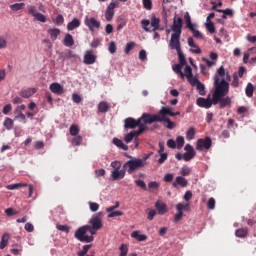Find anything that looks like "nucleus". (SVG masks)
I'll list each match as a JSON object with an SVG mask.
<instances>
[{"label":"nucleus","mask_w":256,"mask_h":256,"mask_svg":"<svg viewBox=\"0 0 256 256\" xmlns=\"http://www.w3.org/2000/svg\"><path fill=\"white\" fill-rule=\"evenodd\" d=\"M134 183L135 185H137V187H140V189L147 191V184L145 183V181L138 179V180H135Z\"/></svg>","instance_id":"nucleus-50"},{"label":"nucleus","mask_w":256,"mask_h":256,"mask_svg":"<svg viewBox=\"0 0 256 256\" xmlns=\"http://www.w3.org/2000/svg\"><path fill=\"white\" fill-rule=\"evenodd\" d=\"M3 125H4L5 129H7V131H11V129H13V125H15V123L13 122V119L5 118Z\"/></svg>","instance_id":"nucleus-36"},{"label":"nucleus","mask_w":256,"mask_h":256,"mask_svg":"<svg viewBox=\"0 0 256 256\" xmlns=\"http://www.w3.org/2000/svg\"><path fill=\"white\" fill-rule=\"evenodd\" d=\"M54 23L58 27H61V25H63V23H65V18L61 14H58L54 20Z\"/></svg>","instance_id":"nucleus-48"},{"label":"nucleus","mask_w":256,"mask_h":256,"mask_svg":"<svg viewBox=\"0 0 256 256\" xmlns=\"http://www.w3.org/2000/svg\"><path fill=\"white\" fill-rule=\"evenodd\" d=\"M90 249H91V244L84 245L82 250L78 252V256H86Z\"/></svg>","instance_id":"nucleus-47"},{"label":"nucleus","mask_w":256,"mask_h":256,"mask_svg":"<svg viewBox=\"0 0 256 256\" xmlns=\"http://www.w3.org/2000/svg\"><path fill=\"white\" fill-rule=\"evenodd\" d=\"M182 29H183V18L177 17V15H175L173 18L172 26H171V31H173V33L181 35Z\"/></svg>","instance_id":"nucleus-11"},{"label":"nucleus","mask_w":256,"mask_h":256,"mask_svg":"<svg viewBox=\"0 0 256 256\" xmlns=\"http://www.w3.org/2000/svg\"><path fill=\"white\" fill-rule=\"evenodd\" d=\"M13 109V106L11 104H6L3 109H2V113L4 115H9V113H11V110Z\"/></svg>","instance_id":"nucleus-60"},{"label":"nucleus","mask_w":256,"mask_h":256,"mask_svg":"<svg viewBox=\"0 0 256 256\" xmlns=\"http://www.w3.org/2000/svg\"><path fill=\"white\" fill-rule=\"evenodd\" d=\"M188 45L189 47H195V49L191 48L190 53H195V55L201 54V48L195 44V41L193 40V37L188 38Z\"/></svg>","instance_id":"nucleus-21"},{"label":"nucleus","mask_w":256,"mask_h":256,"mask_svg":"<svg viewBox=\"0 0 256 256\" xmlns=\"http://www.w3.org/2000/svg\"><path fill=\"white\" fill-rule=\"evenodd\" d=\"M254 87H253V84L251 82H249L245 88V94L248 96V97H253V91H254Z\"/></svg>","instance_id":"nucleus-42"},{"label":"nucleus","mask_w":256,"mask_h":256,"mask_svg":"<svg viewBox=\"0 0 256 256\" xmlns=\"http://www.w3.org/2000/svg\"><path fill=\"white\" fill-rule=\"evenodd\" d=\"M183 145H185V138L183 136H178L176 138L177 149H183Z\"/></svg>","instance_id":"nucleus-45"},{"label":"nucleus","mask_w":256,"mask_h":256,"mask_svg":"<svg viewBox=\"0 0 256 256\" xmlns=\"http://www.w3.org/2000/svg\"><path fill=\"white\" fill-rule=\"evenodd\" d=\"M16 116L14 117L15 121H20V123H27V117L25 116V114H23V112L19 111L15 113Z\"/></svg>","instance_id":"nucleus-34"},{"label":"nucleus","mask_w":256,"mask_h":256,"mask_svg":"<svg viewBox=\"0 0 256 256\" xmlns=\"http://www.w3.org/2000/svg\"><path fill=\"white\" fill-rule=\"evenodd\" d=\"M126 157L130 160L126 161L122 168L128 173V175H133L135 171H139V169H143V161L141 158H135L131 155H126Z\"/></svg>","instance_id":"nucleus-3"},{"label":"nucleus","mask_w":256,"mask_h":256,"mask_svg":"<svg viewBox=\"0 0 256 256\" xmlns=\"http://www.w3.org/2000/svg\"><path fill=\"white\" fill-rule=\"evenodd\" d=\"M176 51H177V55H178L179 64L187 65V60L185 59V54H183V51L181 49L176 50Z\"/></svg>","instance_id":"nucleus-37"},{"label":"nucleus","mask_w":256,"mask_h":256,"mask_svg":"<svg viewBox=\"0 0 256 256\" xmlns=\"http://www.w3.org/2000/svg\"><path fill=\"white\" fill-rule=\"evenodd\" d=\"M195 155H196V154H191V153H189V152H185V153L183 154V160L186 161V162H189V161H191L192 159H195Z\"/></svg>","instance_id":"nucleus-57"},{"label":"nucleus","mask_w":256,"mask_h":256,"mask_svg":"<svg viewBox=\"0 0 256 256\" xmlns=\"http://www.w3.org/2000/svg\"><path fill=\"white\" fill-rule=\"evenodd\" d=\"M79 27H81V20H79V18H73L72 21L67 24L68 31H75V29Z\"/></svg>","instance_id":"nucleus-19"},{"label":"nucleus","mask_w":256,"mask_h":256,"mask_svg":"<svg viewBox=\"0 0 256 256\" xmlns=\"http://www.w3.org/2000/svg\"><path fill=\"white\" fill-rule=\"evenodd\" d=\"M98 111L99 113H107V111H109V103L105 101H101L98 104Z\"/></svg>","instance_id":"nucleus-31"},{"label":"nucleus","mask_w":256,"mask_h":256,"mask_svg":"<svg viewBox=\"0 0 256 256\" xmlns=\"http://www.w3.org/2000/svg\"><path fill=\"white\" fill-rule=\"evenodd\" d=\"M196 104L198 107H202L204 109H211L213 107V94L212 99L211 96H208L207 98L199 97L196 100Z\"/></svg>","instance_id":"nucleus-13"},{"label":"nucleus","mask_w":256,"mask_h":256,"mask_svg":"<svg viewBox=\"0 0 256 256\" xmlns=\"http://www.w3.org/2000/svg\"><path fill=\"white\" fill-rule=\"evenodd\" d=\"M85 65H93L97 61V56L93 54V50H87L84 54Z\"/></svg>","instance_id":"nucleus-15"},{"label":"nucleus","mask_w":256,"mask_h":256,"mask_svg":"<svg viewBox=\"0 0 256 256\" xmlns=\"http://www.w3.org/2000/svg\"><path fill=\"white\" fill-rule=\"evenodd\" d=\"M108 51L109 53H111V55L115 54L116 51H117V46L115 45V42L112 41L109 43V46H108Z\"/></svg>","instance_id":"nucleus-58"},{"label":"nucleus","mask_w":256,"mask_h":256,"mask_svg":"<svg viewBox=\"0 0 256 256\" xmlns=\"http://www.w3.org/2000/svg\"><path fill=\"white\" fill-rule=\"evenodd\" d=\"M173 177H174L173 174L167 173L164 175L163 181L165 183H171V181H173Z\"/></svg>","instance_id":"nucleus-63"},{"label":"nucleus","mask_w":256,"mask_h":256,"mask_svg":"<svg viewBox=\"0 0 256 256\" xmlns=\"http://www.w3.org/2000/svg\"><path fill=\"white\" fill-rule=\"evenodd\" d=\"M9 243V233H4L0 241V249H5Z\"/></svg>","instance_id":"nucleus-32"},{"label":"nucleus","mask_w":256,"mask_h":256,"mask_svg":"<svg viewBox=\"0 0 256 256\" xmlns=\"http://www.w3.org/2000/svg\"><path fill=\"white\" fill-rule=\"evenodd\" d=\"M186 139L188 141H193V139H195V128L190 127L187 131H186Z\"/></svg>","instance_id":"nucleus-38"},{"label":"nucleus","mask_w":256,"mask_h":256,"mask_svg":"<svg viewBox=\"0 0 256 256\" xmlns=\"http://www.w3.org/2000/svg\"><path fill=\"white\" fill-rule=\"evenodd\" d=\"M20 187H27V184H23V183L9 184L6 186V189H8V191H15V189H20Z\"/></svg>","instance_id":"nucleus-35"},{"label":"nucleus","mask_w":256,"mask_h":256,"mask_svg":"<svg viewBox=\"0 0 256 256\" xmlns=\"http://www.w3.org/2000/svg\"><path fill=\"white\" fill-rule=\"evenodd\" d=\"M37 93V90L35 88H28L25 90H22L20 92V96L23 97L24 99H29L32 95H35Z\"/></svg>","instance_id":"nucleus-26"},{"label":"nucleus","mask_w":256,"mask_h":256,"mask_svg":"<svg viewBox=\"0 0 256 256\" xmlns=\"http://www.w3.org/2000/svg\"><path fill=\"white\" fill-rule=\"evenodd\" d=\"M64 47H73L75 45V39H73V35L66 33L63 39Z\"/></svg>","instance_id":"nucleus-20"},{"label":"nucleus","mask_w":256,"mask_h":256,"mask_svg":"<svg viewBox=\"0 0 256 256\" xmlns=\"http://www.w3.org/2000/svg\"><path fill=\"white\" fill-rule=\"evenodd\" d=\"M89 209L92 213H97L99 211V204L96 202H88Z\"/></svg>","instance_id":"nucleus-49"},{"label":"nucleus","mask_w":256,"mask_h":256,"mask_svg":"<svg viewBox=\"0 0 256 256\" xmlns=\"http://www.w3.org/2000/svg\"><path fill=\"white\" fill-rule=\"evenodd\" d=\"M248 233H249V230H247V228H240L236 230L235 235L236 237H240V239H243L247 237Z\"/></svg>","instance_id":"nucleus-33"},{"label":"nucleus","mask_w":256,"mask_h":256,"mask_svg":"<svg viewBox=\"0 0 256 256\" xmlns=\"http://www.w3.org/2000/svg\"><path fill=\"white\" fill-rule=\"evenodd\" d=\"M232 87H239V76L234 73L233 74V81H232Z\"/></svg>","instance_id":"nucleus-62"},{"label":"nucleus","mask_w":256,"mask_h":256,"mask_svg":"<svg viewBox=\"0 0 256 256\" xmlns=\"http://www.w3.org/2000/svg\"><path fill=\"white\" fill-rule=\"evenodd\" d=\"M69 133L72 137H77L79 135V126L78 125H71L69 128Z\"/></svg>","instance_id":"nucleus-40"},{"label":"nucleus","mask_w":256,"mask_h":256,"mask_svg":"<svg viewBox=\"0 0 256 256\" xmlns=\"http://www.w3.org/2000/svg\"><path fill=\"white\" fill-rule=\"evenodd\" d=\"M48 34L50 35V39L52 41H57L59 35H61V30L59 28H51L48 29Z\"/></svg>","instance_id":"nucleus-28"},{"label":"nucleus","mask_w":256,"mask_h":256,"mask_svg":"<svg viewBox=\"0 0 256 256\" xmlns=\"http://www.w3.org/2000/svg\"><path fill=\"white\" fill-rule=\"evenodd\" d=\"M119 7V2L117 0H113L106 8L105 19L106 21H113V17L115 15V9Z\"/></svg>","instance_id":"nucleus-9"},{"label":"nucleus","mask_w":256,"mask_h":256,"mask_svg":"<svg viewBox=\"0 0 256 256\" xmlns=\"http://www.w3.org/2000/svg\"><path fill=\"white\" fill-rule=\"evenodd\" d=\"M131 237L138 241H147V235L139 234V231L135 230L131 233Z\"/></svg>","instance_id":"nucleus-30"},{"label":"nucleus","mask_w":256,"mask_h":256,"mask_svg":"<svg viewBox=\"0 0 256 256\" xmlns=\"http://www.w3.org/2000/svg\"><path fill=\"white\" fill-rule=\"evenodd\" d=\"M24 7H25V3L23 2L10 5V9L12 11H21V9H23Z\"/></svg>","instance_id":"nucleus-44"},{"label":"nucleus","mask_w":256,"mask_h":256,"mask_svg":"<svg viewBox=\"0 0 256 256\" xmlns=\"http://www.w3.org/2000/svg\"><path fill=\"white\" fill-rule=\"evenodd\" d=\"M183 67H185V65L183 64H174L172 66V70L174 71V73H176V75H179L181 77V79H185V73H183Z\"/></svg>","instance_id":"nucleus-22"},{"label":"nucleus","mask_w":256,"mask_h":256,"mask_svg":"<svg viewBox=\"0 0 256 256\" xmlns=\"http://www.w3.org/2000/svg\"><path fill=\"white\" fill-rule=\"evenodd\" d=\"M189 185V181L183 176H177L175 181L172 183V186L177 189V187H187Z\"/></svg>","instance_id":"nucleus-18"},{"label":"nucleus","mask_w":256,"mask_h":256,"mask_svg":"<svg viewBox=\"0 0 256 256\" xmlns=\"http://www.w3.org/2000/svg\"><path fill=\"white\" fill-rule=\"evenodd\" d=\"M127 172V170H125V168L123 169H114L111 172V177L113 179V181H121V179H125V173Z\"/></svg>","instance_id":"nucleus-14"},{"label":"nucleus","mask_w":256,"mask_h":256,"mask_svg":"<svg viewBox=\"0 0 256 256\" xmlns=\"http://www.w3.org/2000/svg\"><path fill=\"white\" fill-rule=\"evenodd\" d=\"M160 155V158L158 159L159 165H163L165 161H167L169 154L167 152L158 153Z\"/></svg>","instance_id":"nucleus-46"},{"label":"nucleus","mask_w":256,"mask_h":256,"mask_svg":"<svg viewBox=\"0 0 256 256\" xmlns=\"http://www.w3.org/2000/svg\"><path fill=\"white\" fill-rule=\"evenodd\" d=\"M141 129L142 133L145 131V124L141 122L140 118L137 120L132 117H128L124 120V129Z\"/></svg>","instance_id":"nucleus-5"},{"label":"nucleus","mask_w":256,"mask_h":256,"mask_svg":"<svg viewBox=\"0 0 256 256\" xmlns=\"http://www.w3.org/2000/svg\"><path fill=\"white\" fill-rule=\"evenodd\" d=\"M170 49L181 50V34L173 33L169 42Z\"/></svg>","instance_id":"nucleus-10"},{"label":"nucleus","mask_w":256,"mask_h":256,"mask_svg":"<svg viewBox=\"0 0 256 256\" xmlns=\"http://www.w3.org/2000/svg\"><path fill=\"white\" fill-rule=\"evenodd\" d=\"M160 123H166V125L164 124L166 129H175V122L171 121L169 117H160Z\"/></svg>","instance_id":"nucleus-27"},{"label":"nucleus","mask_w":256,"mask_h":256,"mask_svg":"<svg viewBox=\"0 0 256 256\" xmlns=\"http://www.w3.org/2000/svg\"><path fill=\"white\" fill-rule=\"evenodd\" d=\"M184 77H186V79H188L189 77L193 76V68H191V66L186 65L185 69H184Z\"/></svg>","instance_id":"nucleus-51"},{"label":"nucleus","mask_w":256,"mask_h":256,"mask_svg":"<svg viewBox=\"0 0 256 256\" xmlns=\"http://www.w3.org/2000/svg\"><path fill=\"white\" fill-rule=\"evenodd\" d=\"M84 25H86L92 35L95 34V29H101V21L95 17L85 16Z\"/></svg>","instance_id":"nucleus-6"},{"label":"nucleus","mask_w":256,"mask_h":256,"mask_svg":"<svg viewBox=\"0 0 256 256\" xmlns=\"http://www.w3.org/2000/svg\"><path fill=\"white\" fill-rule=\"evenodd\" d=\"M144 9L151 11L153 9V2L151 0H142Z\"/></svg>","instance_id":"nucleus-54"},{"label":"nucleus","mask_w":256,"mask_h":256,"mask_svg":"<svg viewBox=\"0 0 256 256\" xmlns=\"http://www.w3.org/2000/svg\"><path fill=\"white\" fill-rule=\"evenodd\" d=\"M212 9H215L217 11V13H223L224 15H229L230 17H232L233 15V10L231 8H227V9H217V6H213Z\"/></svg>","instance_id":"nucleus-39"},{"label":"nucleus","mask_w":256,"mask_h":256,"mask_svg":"<svg viewBox=\"0 0 256 256\" xmlns=\"http://www.w3.org/2000/svg\"><path fill=\"white\" fill-rule=\"evenodd\" d=\"M196 89L199 95H205V84L198 82V84H196Z\"/></svg>","instance_id":"nucleus-53"},{"label":"nucleus","mask_w":256,"mask_h":256,"mask_svg":"<svg viewBox=\"0 0 256 256\" xmlns=\"http://www.w3.org/2000/svg\"><path fill=\"white\" fill-rule=\"evenodd\" d=\"M49 89L55 95H63L65 93V88L57 82L51 83Z\"/></svg>","instance_id":"nucleus-16"},{"label":"nucleus","mask_w":256,"mask_h":256,"mask_svg":"<svg viewBox=\"0 0 256 256\" xmlns=\"http://www.w3.org/2000/svg\"><path fill=\"white\" fill-rule=\"evenodd\" d=\"M161 23V20L155 16H152L151 21L149 19H143L141 21L142 29L146 31L147 33H155L157 29H159V25Z\"/></svg>","instance_id":"nucleus-4"},{"label":"nucleus","mask_w":256,"mask_h":256,"mask_svg":"<svg viewBox=\"0 0 256 256\" xmlns=\"http://www.w3.org/2000/svg\"><path fill=\"white\" fill-rule=\"evenodd\" d=\"M36 21H40V23H47V17L41 13H37L35 16Z\"/></svg>","instance_id":"nucleus-55"},{"label":"nucleus","mask_w":256,"mask_h":256,"mask_svg":"<svg viewBox=\"0 0 256 256\" xmlns=\"http://www.w3.org/2000/svg\"><path fill=\"white\" fill-rule=\"evenodd\" d=\"M225 75V67L223 66H220L218 69H217V73L214 75L213 77V89H215V77L218 78V81H223V79H221L220 77H223Z\"/></svg>","instance_id":"nucleus-29"},{"label":"nucleus","mask_w":256,"mask_h":256,"mask_svg":"<svg viewBox=\"0 0 256 256\" xmlns=\"http://www.w3.org/2000/svg\"><path fill=\"white\" fill-rule=\"evenodd\" d=\"M102 217L103 212L94 214L89 220V224L83 225L75 231V239L80 241V243H93L95 241V237L93 235H97L99 229L103 228V221L101 220Z\"/></svg>","instance_id":"nucleus-1"},{"label":"nucleus","mask_w":256,"mask_h":256,"mask_svg":"<svg viewBox=\"0 0 256 256\" xmlns=\"http://www.w3.org/2000/svg\"><path fill=\"white\" fill-rule=\"evenodd\" d=\"M161 116L159 114H149V113H143L140 117V123H142L145 127V125H153V123H160Z\"/></svg>","instance_id":"nucleus-7"},{"label":"nucleus","mask_w":256,"mask_h":256,"mask_svg":"<svg viewBox=\"0 0 256 256\" xmlns=\"http://www.w3.org/2000/svg\"><path fill=\"white\" fill-rule=\"evenodd\" d=\"M187 81L190 83V85H192V87H195L200 83L199 78H197V76H193V74L187 78Z\"/></svg>","instance_id":"nucleus-43"},{"label":"nucleus","mask_w":256,"mask_h":256,"mask_svg":"<svg viewBox=\"0 0 256 256\" xmlns=\"http://www.w3.org/2000/svg\"><path fill=\"white\" fill-rule=\"evenodd\" d=\"M211 93L213 95V105L219 103L220 109H225L228 105H231V97L229 95V82L222 78L215 77L214 88H212Z\"/></svg>","instance_id":"nucleus-2"},{"label":"nucleus","mask_w":256,"mask_h":256,"mask_svg":"<svg viewBox=\"0 0 256 256\" xmlns=\"http://www.w3.org/2000/svg\"><path fill=\"white\" fill-rule=\"evenodd\" d=\"M142 133H143L142 128L127 133V134L124 136V141H125V143H131V141H133V139H135V137H136V138L139 137V135H141Z\"/></svg>","instance_id":"nucleus-17"},{"label":"nucleus","mask_w":256,"mask_h":256,"mask_svg":"<svg viewBox=\"0 0 256 256\" xmlns=\"http://www.w3.org/2000/svg\"><path fill=\"white\" fill-rule=\"evenodd\" d=\"M207 207L210 210L215 209V198H210L207 202Z\"/></svg>","instance_id":"nucleus-64"},{"label":"nucleus","mask_w":256,"mask_h":256,"mask_svg":"<svg viewBox=\"0 0 256 256\" xmlns=\"http://www.w3.org/2000/svg\"><path fill=\"white\" fill-rule=\"evenodd\" d=\"M177 213L174 216V223H179L183 219V211L189 210L188 204L179 203L176 205Z\"/></svg>","instance_id":"nucleus-12"},{"label":"nucleus","mask_w":256,"mask_h":256,"mask_svg":"<svg viewBox=\"0 0 256 256\" xmlns=\"http://www.w3.org/2000/svg\"><path fill=\"white\" fill-rule=\"evenodd\" d=\"M206 29L211 34L215 33V24L213 22H206Z\"/></svg>","instance_id":"nucleus-59"},{"label":"nucleus","mask_w":256,"mask_h":256,"mask_svg":"<svg viewBox=\"0 0 256 256\" xmlns=\"http://www.w3.org/2000/svg\"><path fill=\"white\" fill-rule=\"evenodd\" d=\"M132 49H135V42H128L124 49V53H126V55H129Z\"/></svg>","instance_id":"nucleus-52"},{"label":"nucleus","mask_w":256,"mask_h":256,"mask_svg":"<svg viewBox=\"0 0 256 256\" xmlns=\"http://www.w3.org/2000/svg\"><path fill=\"white\" fill-rule=\"evenodd\" d=\"M212 145L213 140H211V137L199 138L196 141V150L203 151V149H206V151H208V149H211Z\"/></svg>","instance_id":"nucleus-8"},{"label":"nucleus","mask_w":256,"mask_h":256,"mask_svg":"<svg viewBox=\"0 0 256 256\" xmlns=\"http://www.w3.org/2000/svg\"><path fill=\"white\" fill-rule=\"evenodd\" d=\"M77 55H75L71 50H68L66 54L61 55L62 61H67V59H75Z\"/></svg>","instance_id":"nucleus-41"},{"label":"nucleus","mask_w":256,"mask_h":256,"mask_svg":"<svg viewBox=\"0 0 256 256\" xmlns=\"http://www.w3.org/2000/svg\"><path fill=\"white\" fill-rule=\"evenodd\" d=\"M158 115L159 117H167V115L171 117V115H173V110L169 106H162L158 112Z\"/></svg>","instance_id":"nucleus-23"},{"label":"nucleus","mask_w":256,"mask_h":256,"mask_svg":"<svg viewBox=\"0 0 256 256\" xmlns=\"http://www.w3.org/2000/svg\"><path fill=\"white\" fill-rule=\"evenodd\" d=\"M112 143L118 147V149H122V151H129V146L123 143V140L119 138H113Z\"/></svg>","instance_id":"nucleus-24"},{"label":"nucleus","mask_w":256,"mask_h":256,"mask_svg":"<svg viewBox=\"0 0 256 256\" xmlns=\"http://www.w3.org/2000/svg\"><path fill=\"white\" fill-rule=\"evenodd\" d=\"M81 141H83V138L79 135H76L73 138L72 143H73V145H76L78 147L79 145H81Z\"/></svg>","instance_id":"nucleus-61"},{"label":"nucleus","mask_w":256,"mask_h":256,"mask_svg":"<svg viewBox=\"0 0 256 256\" xmlns=\"http://www.w3.org/2000/svg\"><path fill=\"white\" fill-rule=\"evenodd\" d=\"M184 151H186V153H190L192 155H197V152H195V148H193L191 144H186L184 147Z\"/></svg>","instance_id":"nucleus-56"},{"label":"nucleus","mask_w":256,"mask_h":256,"mask_svg":"<svg viewBox=\"0 0 256 256\" xmlns=\"http://www.w3.org/2000/svg\"><path fill=\"white\" fill-rule=\"evenodd\" d=\"M155 207H156L159 215H165V213H167V204H165L161 201H157L155 203Z\"/></svg>","instance_id":"nucleus-25"}]
</instances>
